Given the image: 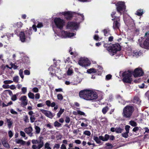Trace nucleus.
I'll return each mask as SVG.
<instances>
[{
    "label": "nucleus",
    "instance_id": "1",
    "mask_svg": "<svg viewBox=\"0 0 149 149\" xmlns=\"http://www.w3.org/2000/svg\"><path fill=\"white\" fill-rule=\"evenodd\" d=\"M79 95L81 98L87 100L97 99L98 95L97 93L90 90H84L81 91L79 93Z\"/></svg>",
    "mask_w": 149,
    "mask_h": 149
},
{
    "label": "nucleus",
    "instance_id": "2",
    "mask_svg": "<svg viewBox=\"0 0 149 149\" xmlns=\"http://www.w3.org/2000/svg\"><path fill=\"white\" fill-rule=\"evenodd\" d=\"M78 16L77 22H68L66 26V29L70 30H77L79 28V24L84 20V16L79 14H77Z\"/></svg>",
    "mask_w": 149,
    "mask_h": 149
},
{
    "label": "nucleus",
    "instance_id": "3",
    "mask_svg": "<svg viewBox=\"0 0 149 149\" xmlns=\"http://www.w3.org/2000/svg\"><path fill=\"white\" fill-rule=\"evenodd\" d=\"M31 30V27L29 30L20 32L19 38L22 42H24L26 40L28 41L30 40V36L32 34Z\"/></svg>",
    "mask_w": 149,
    "mask_h": 149
},
{
    "label": "nucleus",
    "instance_id": "4",
    "mask_svg": "<svg viewBox=\"0 0 149 149\" xmlns=\"http://www.w3.org/2000/svg\"><path fill=\"white\" fill-rule=\"evenodd\" d=\"M107 49L110 54L113 56L116 54L118 51L120 50V47L118 44H115L109 46Z\"/></svg>",
    "mask_w": 149,
    "mask_h": 149
},
{
    "label": "nucleus",
    "instance_id": "5",
    "mask_svg": "<svg viewBox=\"0 0 149 149\" xmlns=\"http://www.w3.org/2000/svg\"><path fill=\"white\" fill-rule=\"evenodd\" d=\"M56 34L58 36L61 38H71L76 35V33H71L69 32L64 31H61Z\"/></svg>",
    "mask_w": 149,
    "mask_h": 149
},
{
    "label": "nucleus",
    "instance_id": "6",
    "mask_svg": "<svg viewBox=\"0 0 149 149\" xmlns=\"http://www.w3.org/2000/svg\"><path fill=\"white\" fill-rule=\"evenodd\" d=\"M132 72L128 71L124 72L123 73L122 76L123 77V82L127 83H130L132 81L131 78Z\"/></svg>",
    "mask_w": 149,
    "mask_h": 149
},
{
    "label": "nucleus",
    "instance_id": "7",
    "mask_svg": "<svg viewBox=\"0 0 149 149\" xmlns=\"http://www.w3.org/2000/svg\"><path fill=\"white\" fill-rule=\"evenodd\" d=\"M116 9L120 15L124 13L126 11V7L125 3L123 2H118L116 4Z\"/></svg>",
    "mask_w": 149,
    "mask_h": 149
},
{
    "label": "nucleus",
    "instance_id": "8",
    "mask_svg": "<svg viewBox=\"0 0 149 149\" xmlns=\"http://www.w3.org/2000/svg\"><path fill=\"white\" fill-rule=\"evenodd\" d=\"M133 111L132 106H128L126 107L123 110V115L126 118H130L132 115Z\"/></svg>",
    "mask_w": 149,
    "mask_h": 149
},
{
    "label": "nucleus",
    "instance_id": "9",
    "mask_svg": "<svg viewBox=\"0 0 149 149\" xmlns=\"http://www.w3.org/2000/svg\"><path fill=\"white\" fill-rule=\"evenodd\" d=\"M54 22L56 27L61 29H63L65 24V21L60 17L55 18Z\"/></svg>",
    "mask_w": 149,
    "mask_h": 149
},
{
    "label": "nucleus",
    "instance_id": "10",
    "mask_svg": "<svg viewBox=\"0 0 149 149\" xmlns=\"http://www.w3.org/2000/svg\"><path fill=\"white\" fill-rule=\"evenodd\" d=\"M78 63L80 65L85 67L88 66L91 64L90 61L87 58L85 57L80 58Z\"/></svg>",
    "mask_w": 149,
    "mask_h": 149
},
{
    "label": "nucleus",
    "instance_id": "11",
    "mask_svg": "<svg viewBox=\"0 0 149 149\" xmlns=\"http://www.w3.org/2000/svg\"><path fill=\"white\" fill-rule=\"evenodd\" d=\"M144 36L146 37V40L143 42V46H141L145 49H148L149 47V32L146 33Z\"/></svg>",
    "mask_w": 149,
    "mask_h": 149
},
{
    "label": "nucleus",
    "instance_id": "12",
    "mask_svg": "<svg viewBox=\"0 0 149 149\" xmlns=\"http://www.w3.org/2000/svg\"><path fill=\"white\" fill-rule=\"evenodd\" d=\"M143 74V72L141 69V68H138L134 70L133 75L135 77H136L142 76Z\"/></svg>",
    "mask_w": 149,
    "mask_h": 149
},
{
    "label": "nucleus",
    "instance_id": "13",
    "mask_svg": "<svg viewBox=\"0 0 149 149\" xmlns=\"http://www.w3.org/2000/svg\"><path fill=\"white\" fill-rule=\"evenodd\" d=\"M40 111L45 116L50 118H52L54 116V115L49 111L44 109H40Z\"/></svg>",
    "mask_w": 149,
    "mask_h": 149
},
{
    "label": "nucleus",
    "instance_id": "14",
    "mask_svg": "<svg viewBox=\"0 0 149 149\" xmlns=\"http://www.w3.org/2000/svg\"><path fill=\"white\" fill-rule=\"evenodd\" d=\"M48 70L51 71L52 74H56L57 73H58L59 71H61L59 67H57L53 66H51L49 68Z\"/></svg>",
    "mask_w": 149,
    "mask_h": 149
},
{
    "label": "nucleus",
    "instance_id": "15",
    "mask_svg": "<svg viewBox=\"0 0 149 149\" xmlns=\"http://www.w3.org/2000/svg\"><path fill=\"white\" fill-rule=\"evenodd\" d=\"M75 13L69 11H66L64 16L65 18L67 19H71Z\"/></svg>",
    "mask_w": 149,
    "mask_h": 149
},
{
    "label": "nucleus",
    "instance_id": "16",
    "mask_svg": "<svg viewBox=\"0 0 149 149\" xmlns=\"http://www.w3.org/2000/svg\"><path fill=\"white\" fill-rule=\"evenodd\" d=\"M20 100L22 102V104L24 105H26L28 103V101L27 100V97L26 96L23 95L21 97L20 99Z\"/></svg>",
    "mask_w": 149,
    "mask_h": 149
},
{
    "label": "nucleus",
    "instance_id": "17",
    "mask_svg": "<svg viewBox=\"0 0 149 149\" xmlns=\"http://www.w3.org/2000/svg\"><path fill=\"white\" fill-rule=\"evenodd\" d=\"M24 130L25 132L28 134L31 137L32 136L33 133H32V131H33V129L31 127L25 128Z\"/></svg>",
    "mask_w": 149,
    "mask_h": 149
},
{
    "label": "nucleus",
    "instance_id": "18",
    "mask_svg": "<svg viewBox=\"0 0 149 149\" xmlns=\"http://www.w3.org/2000/svg\"><path fill=\"white\" fill-rule=\"evenodd\" d=\"M142 54V53L140 51H138L137 50H135L133 51L132 56L137 57L139 56H141Z\"/></svg>",
    "mask_w": 149,
    "mask_h": 149
},
{
    "label": "nucleus",
    "instance_id": "19",
    "mask_svg": "<svg viewBox=\"0 0 149 149\" xmlns=\"http://www.w3.org/2000/svg\"><path fill=\"white\" fill-rule=\"evenodd\" d=\"M99 138L100 140L102 141H107L109 139V136L107 134H106L104 136H99Z\"/></svg>",
    "mask_w": 149,
    "mask_h": 149
},
{
    "label": "nucleus",
    "instance_id": "20",
    "mask_svg": "<svg viewBox=\"0 0 149 149\" xmlns=\"http://www.w3.org/2000/svg\"><path fill=\"white\" fill-rule=\"evenodd\" d=\"M1 142L2 144L4 147L7 148H10V146L8 144L7 140L5 139H3L2 140Z\"/></svg>",
    "mask_w": 149,
    "mask_h": 149
},
{
    "label": "nucleus",
    "instance_id": "21",
    "mask_svg": "<svg viewBox=\"0 0 149 149\" xmlns=\"http://www.w3.org/2000/svg\"><path fill=\"white\" fill-rule=\"evenodd\" d=\"M120 26V24L118 21H115L114 22L113 25V28L114 29H119Z\"/></svg>",
    "mask_w": 149,
    "mask_h": 149
},
{
    "label": "nucleus",
    "instance_id": "22",
    "mask_svg": "<svg viewBox=\"0 0 149 149\" xmlns=\"http://www.w3.org/2000/svg\"><path fill=\"white\" fill-rule=\"evenodd\" d=\"M103 31L105 36H108L110 34V30L108 28L104 29Z\"/></svg>",
    "mask_w": 149,
    "mask_h": 149
},
{
    "label": "nucleus",
    "instance_id": "23",
    "mask_svg": "<svg viewBox=\"0 0 149 149\" xmlns=\"http://www.w3.org/2000/svg\"><path fill=\"white\" fill-rule=\"evenodd\" d=\"M135 14L138 16H141L143 14V9H139L137 10L135 13Z\"/></svg>",
    "mask_w": 149,
    "mask_h": 149
},
{
    "label": "nucleus",
    "instance_id": "24",
    "mask_svg": "<svg viewBox=\"0 0 149 149\" xmlns=\"http://www.w3.org/2000/svg\"><path fill=\"white\" fill-rule=\"evenodd\" d=\"M97 72V70L93 68H91L87 70V72L88 73L91 74L92 73H95Z\"/></svg>",
    "mask_w": 149,
    "mask_h": 149
},
{
    "label": "nucleus",
    "instance_id": "25",
    "mask_svg": "<svg viewBox=\"0 0 149 149\" xmlns=\"http://www.w3.org/2000/svg\"><path fill=\"white\" fill-rule=\"evenodd\" d=\"M15 141L17 143L22 145L24 144L25 143V141L19 139H16L15 140Z\"/></svg>",
    "mask_w": 149,
    "mask_h": 149
},
{
    "label": "nucleus",
    "instance_id": "26",
    "mask_svg": "<svg viewBox=\"0 0 149 149\" xmlns=\"http://www.w3.org/2000/svg\"><path fill=\"white\" fill-rule=\"evenodd\" d=\"M6 120L8 123V127L10 128L13 124V122L10 119L6 118Z\"/></svg>",
    "mask_w": 149,
    "mask_h": 149
},
{
    "label": "nucleus",
    "instance_id": "27",
    "mask_svg": "<svg viewBox=\"0 0 149 149\" xmlns=\"http://www.w3.org/2000/svg\"><path fill=\"white\" fill-rule=\"evenodd\" d=\"M133 102L134 103H137L138 104H139L141 101L138 97H135L133 100Z\"/></svg>",
    "mask_w": 149,
    "mask_h": 149
},
{
    "label": "nucleus",
    "instance_id": "28",
    "mask_svg": "<svg viewBox=\"0 0 149 149\" xmlns=\"http://www.w3.org/2000/svg\"><path fill=\"white\" fill-rule=\"evenodd\" d=\"M133 53V52L132 51L131 48H128L126 51L127 54L129 56H132Z\"/></svg>",
    "mask_w": 149,
    "mask_h": 149
},
{
    "label": "nucleus",
    "instance_id": "29",
    "mask_svg": "<svg viewBox=\"0 0 149 149\" xmlns=\"http://www.w3.org/2000/svg\"><path fill=\"white\" fill-rule=\"evenodd\" d=\"M93 139L97 143L100 144L101 143V142L100 141V139L97 136H94L93 137Z\"/></svg>",
    "mask_w": 149,
    "mask_h": 149
},
{
    "label": "nucleus",
    "instance_id": "30",
    "mask_svg": "<svg viewBox=\"0 0 149 149\" xmlns=\"http://www.w3.org/2000/svg\"><path fill=\"white\" fill-rule=\"evenodd\" d=\"M17 63H10V65L11 66V68H9L10 69H11L12 68H13V69L15 70L17 69V68L18 67V66H17L16 65Z\"/></svg>",
    "mask_w": 149,
    "mask_h": 149
},
{
    "label": "nucleus",
    "instance_id": "31",
    "mask_svg": "<svg viewBox=\"0 0 149 149\" xmlns=\"http://www.w3.org/2000/svg\"><path fill=\"white\" fill-rule=\"evenodd\" d=\"M23 25V24L21 22H19L17 23L16 24H15L13 26L14 27H16V26H17L18 27L21 28L22 27Z\"/></svg>",
    "mask_w": 149,
    "mask_h": 149
},
{
    "label": "nucleus",
    "instance_id": "32",
    "mask_svg": "<svg viewBox=\"0 0 149 149\" xmlns=\"http://www.w3.org/2000/svg\"><path fill=\"white\" fill-rule=\"evenodd\" d=\"M13 82L17 83L19 82V77L18 76H16L13 78Z\"/></svg>",
    "mask_w": 149,
    "mask_h": 149
},
{
    "label": "nucleus",
    "instance_id": "33",
    "mask_svg": "<svg viewBox=\"0 0 149 149\" xmlns=\"http://www.w3.org/2000/svg\"><path fill=\"white\" fill-rule=\"evenodd\" d=\"M64 109L61 108L59 112L57 114V116L58 118L60 117L61 114L64 112Z\"/></svg>",
    "mask_w": 149,
    "mask_h": 149
},
{
    "label": "nucleus",
    "instance_id": "34",
    "mask_svg": "<svg viewBox=\"0 0 149 149\" xmlns=\"http://www.w3.org/2000/svg\"><path fill=\"white\" fill-rule=\"evenodd\" d=\"M35 129L36 131V134H39L40 131V127L37 126H35Z\"/></svg>",
    "mask_w": 149,
    "mask_h": 149
},
{
    "label": "nucleus",
    "instance_id": "35",
    "mask_svg": "<svg viewBox=\"0 0 149 149\" xmlns=\"http://www.w3.org/2000/svg\"><path fill=\"white\" fill-rule=\"evenodd\" d=\"M109 109V108L107 106L103 108L102 110V113L104 114H105Z\"/></svg>",
    "mask_w": 149,
    "mask_h": 149
},
{
    "label": "nucleus",
    "instance_id": "36",
    "mask_svg": "<svg viewBox=\"0 0 149 149\" xmlns=\"http://www.w3.org/2000/svg\"><path fill=\"white\" fill-rule=\"evenodd\" d=\"M65 12L66 11L59 12L56 15L58 16L62 17L63 16H64V17Z\"/></svg>",
    "mask_w": 149,
    "mask_h": 149
},
{
    "label": "nucleus",
    "instance_id": "37",
    "mask_svg": "<svg viewBox=\"0 0 149 149\" xmlns=\"http://www.w3.org/2000/svg\"><path fill=\"white\" fill-rule=\"evenodd\" d=\"M18 95L17 93L15 95H13L11 96V99L13 101H15L17 100V96Z\"/></svg>",
    "mask_w": 149,
    "mask_h": 149
},
{
    "label": "nucleus",
    "instance_id": "38",
    "mask_svg": "<svg viewBox=\"0 0 149 149\" xmlns=\"http://www.w3.org/2000/svg\"><path fill=\"white\" fill-rule=\"evenodd\" d=\"M57 99L60 101L62 100L63 99V96L61 94H58L57 95Z\"/></svg>",
    "mask_w": 149,
    "mask_h": 149
},
{
    "label": "nucleus",
    "instance_id": "39",
    "mask_svg": "<svg viewBox=\"0 0 149 149\" xmlns=\"http://www.w3.org/2000/svg\"><path fill=\"white\" fill-rule=\"evenodd\" d=\"M28 96L30 98L33 99L34 98V94L31 92H30L28 93Z\"/></svg>",
    "mask_w": 149,
    "mask_h": 149
},
{
    "label": "nucleus",
    "instance_id": "40",
    "mask_svg": "<svg viewBox=\"0 0 149 149\" xmlns=\"http://www.w3.org/2000/svg\"><path fill=\"white\" fill-rule=\"evenodd\" d=\"M54 125L55 127H59L61 126V124L57 121H56L54 123Z\"/></svg>",
    "mask_w": 149,
    "mask_h": 149
},
{
    "label": "nucleus",
    "instance_id": "41",
    "mask_svg": "<svg viewBox=\"0 0 149 149\" xmlns=\"http://www.w3.org/2000/svg\"><path fill=\"white\" fill-rule=\"evenodd\" d=\"M73 73V71L72 68H69L67 71V74L68 75H71Z\"/></svg>",
    "mask_w": 149,
    "mask_h": 149
},
{
    "label": "nucleus",
    "instance_id": "42",
    "mask_svg": "<svg viewBox=\"0 0 149 149\" xmlns=\"http://www.w3.org/2000/svg\"><path fill=\"white\" fill-rule=\"evenodd\" d=\"M19 74L21 77L23 79L24 77V76L23 74V71L22 69H20L19 71Z\"/></svg>",
    "mask_w": 149,
    "mask_h": 149
},
{
    "label": "nucleus",
    "instance_id": "43",
    "mask_svg": "<svg viewBox=\"0 0 149 149\" xmlns=\"http://www.w3.org/2000/svg\"><path fill=\"white\" fill-rule=\"evenodd\" d=\"M45 148L47 149H51L50 146V144L48 142L46 143L45 145Z\"/></svg>",
    "mask_w": 149,
    "mask_h": 149
},
{
    "label": "nucleus",
    "instance_id": "44",
    "mask_svg": "<svg viewBox=\"0 0 149 149\" xmlns=\"http://www.w3.org/2000/svg\"><path fill=\"white\" fill-rule=\"evenodd\" d=\"M123 129L120 127L116 128V132L118 133H121L122 132Z\"/></svg>",
    "mask_w": 149,
    "mask_h": 149
},
{
    "label": "nucleus",
    "instance_id": "45",
    "mask_svg": "<svg viewBox=\"0 0 149 149\" xmlns=\"http://www.w3.org/2000/svg\"><path fill=\"white\" fill-rule=\"evenodd\" d=\"M5 84H10L13 82V81L11 80H7L4 81L3 82Z\"/></svg>",
    "mask_w": 149,
    "mask_h": 149
},
{
    "label": "nucleus",
    "instance_id": "46",
    "mask_svg": "<svg viewBox=\"0 0 149 149\" xmlns=\"http://www.w3.org/2000/svg\"><path fill=\"white\" fill-rule=\"evenodd\" d=\"M130 124L133 127H135L137 125L136 123L133 121H130Z\"/></svg>",
    "mask_w": 149,
    "mask_h": 149
},
{
    "label": "nucleus",
    "instance_id": "47",
    "mask_svg": "<svg viewBox=\"0 0 149 149\" xmlns=\"http://www.w3.org/2000/svg\"><path fill=\"white\" fill-rule=\"evenodd\" d=\"M36 120V118L34 115L31 116L30 117V122L31 123L34 122Z\"/></svg>",
    "mask_w": 149,
    "mask_h": 149
},
{
    "label": "nucleus",
    "instance_id": "48",
    "mask_svg": "<svg viewBox=\"0 0 149 149\" xmlns=\"http://www.w3.org/2000/svg\"><path fill=\"white\" fill-rule=\"evenodd\" d=\"M24 120L25 123H28L29 121V117L27 115H26L24 116Z\"/></svg>",
    "mask_w": 149,
    "mask_h": 149
},
{
    "label": "nucleus",
    "instance_id": "49",
    "mask_svg": "<svg viewBox=\"0 0 149 149\" xmlns=\"http://www.w3.org/2000/svg\"><path fill=\"white\" fill-rule=\"evenodd\" d=\"M129 133H127V132L123 133L122 134V136L125 138H127L128 136V134Z\"/></svg>",
    "mask_w": 149,
    "mask_h": 149
},
{
    "label": "nucleus",
    "instance_id": "50",
    "mask_svg": "<svg viewBox=\"0 0 149 149\" xmlns=\"http://www.w3.org/2000/svg\"><path fill=\"white\" fill-rule=\"evenodd\" d=\"M6 36L9 40L10 38V37H13V33H7L6 34Z\"/></svg>",
    "mask_w": 149,
    "mask_h": 149
},
{
    "label": "nucleus",
    "instance_id": "51",
    "mask_svg": "<svg viewBox=\"0 0 149 149\" xmlns=\"http://www.w3.org/2000/svg\"><path fill=\"white\" fill-rule=\"evenodd\" d=\"M10 112L11 113L14 114H17V111H15L13 109H11L10 110Z\"/></svg>",
    "mask_w": 149,
    "mask_h": 149
},
{
    "label": "nucleus",
    "instance_id": "52",
    "mask_svg": "<svg viewBox=\"0 0 149 149\" xmlns=\"http://www.w3.org/2000/svg\"><path fill=\"white\" fill-rule=\"evenodd\" d=\"M84 134L88 136H90L91 134V133L89 131L86 130L84 132Z\"/></svg>",
    "mask_w": 149,
    "mask_h": 149
},
{
    "label": "nucleus",
    "instance_id": "53",
    "mask_svg": "<svg viewBox=\"0 0 149 149\" xmlns=\"http://www.w3.org/2000/svg\"><path fill=\"white\" fill-rule=\"evenodd\" d=\"M130 128V126L129 125H127L125 126V129L126 130V132H127L129 133Z\"/></svg>",
    "mask_w": 149,
    "mask_h": 149
},
{
    "label": "nucleus",
    "instance_id": "54",
    "mask_svg": "<svg viewBox=\"0 0 149 149\" xmlns=\"http://www.w3.org/2000/svg\"><path fill=\"white\" fill-rule=\"evenodd\" d=\"M78 113L80 115L86 116L85 113L80 110H78Z\"/></svg>",
    "mask_w": 149,
    "mask_h": 149
},
{
    "label": "nucleus",
    "instance_id": "55",
    "mask_svg": "<svg viewBox=\"0 0 149 149\" xmlns=\"http://www.w3.org/2000/svg\"><path fill=\"white\" fill-rule=\"evenodd\" d=\"M116 13V11H113L112 13L111 14V17L113 18L112 19V20H113L116 17L114 15Z\"/></svg>",
    "mask_w": 149,
    "mask_h": 149
},
{
    "label": "nucleus",
    "instance_id": "56",
    "mask_svg": "<svg viewBox=\"0 0 149 149\" xmlns=\"http://www.w3.org/2000/svg\"><path fill=\"white\" fill-rule=\"evenodd\" d=\"M8 136L10 138H11L13 135V133L11 131H9L8 132Z\"/></svg>",
    "mask_w": 149,
    "mask_h": 149
},
{
    "label": "nucleus",
    "instance_id": "57",
    "mask_svg": "<svg viewBox=\"0 0 149 149\" xmlns=\"http://www.w3.org/2000/svg\"><path fill=\"white\" fill-rule=\"evenodd\" d=\"M22 91L23 94H25L26 92L27 88L26 87H23L22 89Z\"/></svg>",
    "mask_w": 149,
    "mask_h": 149
},
{
    "label": "nucleus",
    "instance_id": "58",
    "mask_svg": "<svg viewBox=\"0 0 149 149\" xmlns=\"http://www.w3.org/2000/svg\"><path fill=\"white\" fill-rule=\"evenodd\" d=\"M43 26V24L41 22H39L38 24L37 27L38 28H40Z\"/></svg>",
    "mask_w": 149,
    "mask_h": 149
},
{
    "label": "nucleus",
    "instance_id": "59",
    "mask_svg": "<svg viewBox=\"0 0 149 149\" xmlns=\"http://www.w3.org/2000/svg\"><path fill=\"white\" fill-rule=\"evenodd\" d=\"M24 74L26 75H29L30 74V71L28 70H25L24 72Z\"/></svg>",
    "mask_w": 149,
    "mask_h": 149
},
{
    "label": "nucleus",
    "instance_id": "60",
    "mask_svg": "<svg viewBox=\"0 0 149 149\" xmlns=\"http://www.w3.org/2000/svg\"><path fill=\"white\" fill-rule=\"evenodd\" d=\"M111 75L110 74H108L106 77V79L107 80H109L111 79Z\"/></svg>",
    "mask_w": 149,
    "mask_h": 149
},
{
    "label": "nucleus",
    "instance_id": "61",
    "mask_svg": "<svg viewBox=\"0 0 149 149\" xmlns=\"http://www.w3.org/2000/svg\"><path fill=\"white\" fill-rule=\"evenodd\" d=\"M43 143L42 142L41 143L39 144L38 147V149H40L43 146Z\"/></svg>",
    "mask_w": 149,
    "mask_h": 149
},
{
    "label": "nucleus",
    "instance_id": "62",
    "mask_svg": "<svg viewBox=\"0 0 149 149\" xmlns=\"http://www.w3.org/2000/svg\"><path fill=\"white\" fill-rule=\"evenodd\" d=\"M46 125L47 127L49 129H52L53 128L52 125L50 123H48Z\"/></svg>",
    "mask_w": 149,
    "mask_h": 149
},
{
    "label": "nucleus",
    "instance_id": "63",
    "mask_svg": "<svg viewBox=\"0 0 149 149\" xmlns=\"http://www.w3.org/2000/svg\"><path fill=\"white\" fill-rule=\"evenodd\" d=\"M70 121V119L69 117H66L65 118V122L67 123H69Z\"/></svg>",
    "mask_w": 149,
    "mask_h": 149
},
{
    "label": "nucleus",
    "instance_id": "64",
    "mask_svg": "<svg viewBox=\"0 0 149 149\" xmlns=\"http://www.w3.org/2000/svg\"><path fill=\"white\" fill-rule=\"evenodd\" d=\"M60 147V145L59 144H55L54 148H55L56 149H58Z\"/></svg>",
    "mask_w": 149,
    "mask_h": 149
}]
</instances>
